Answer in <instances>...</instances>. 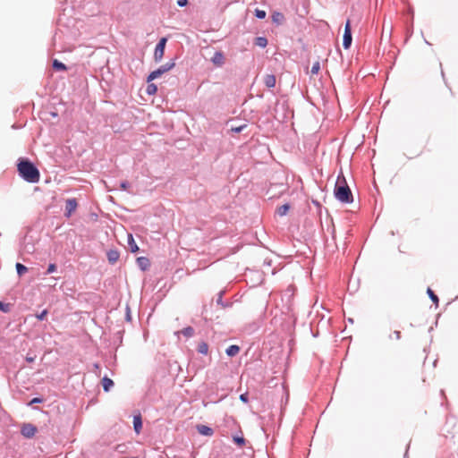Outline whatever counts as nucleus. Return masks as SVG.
<instances>
[{
    "mask_svg": "<svg viewBox=\"0 0 458 458\" xmlns=\"http://www.w3.org/2000/svg\"><path fill=\"white\" fill-rule=\"evenodd\" d=\"M240 352V347L238 345H235V344H233V345H230L226 350H225V353L229 356V357H233V356H236Z\"/></svg>",
    "mask_w": 458,
    "mask_h": 458,
    "instance_id": "4468645a",
    "label": "nucleus"
},
{
    "mask_svg": "<svg viewBox=\"0 0 458 458\" xmlns=\"http://www.w3.org/2000/svg\"><path fill=\"white\" fill-rule=\"evenodd\" d=\"M107 260L110 264H114L120 258V253L117 250L111 249L106 252Z\"/></svg>",
    "mask_w": 458,
    "mask_h": 458,
    "instance_id": "9d476101",
    "label": "nucleus"
},
{
    "mask_svg": "<svg viewBox=\"0 0 458 458\" xmlns=\"http://www.w3.org/2000/svg\"><path fill=\"white\" fill-rule=\"evenodd\" d=\"M10 307H11V305L9 303H4V302L0 301V310L1 311L7 313L10 311Z\"/></svg>",
    "mask_w": 458,
    "mask_h": 458,
    "instance_id": "bb28decb",
    "label": "nucleus"
},
{
    "mask_svg": "<svg viewBox=\"0 0 458 458\" xmlns=\"http://www.w3.org/2000/svg\"><path fill=\"white\" fill-rule=\"evenodd\" d=\"M334 193L335 199L342 203H352L353 201L352 193L344 177L338 176Z\"/></svg>",
    "mask_w": 458,
    "mask_h": 458,
    "instance_id": "f03ea898",
    "label": "nucleus"
},
{
    "mask_svg": "<svg viewBox=\"0 0 458 458\" xmlns=\"http://www.w3.org/2000/svg\"><path fill=\"white\" fill-rule=\"evenodd\" d=\"M255 16L260 20L266 18L267 13L264 10L256 9L255 10Z\"/></svg>",
    "mask_w": 458,
    "mask_h": 458,
    "instance_id": "393cba45",
    "label": "nucleus"
},
{
    "mask_svg": "<svg viewBox=\"0 0 458 458\" xmlns=\"http://www.w3.org/2000/svg\"><path fill=\"white\" fill-rule=\"evenodd\" d=\"M222 301V297L220 296L219 299L217 300V302L220 303Z\"/></svg>",
    "mask_w": 458,
    "mask_h": 458,
    "instance_id": "4c0bfd02",
    "label": "nucleus"
},
{
    "mask_svg": "<svg viewBox=\"0 0 458 458\" xmlns=\"http://www.w3.org/2000/svg\"><path fill=\"white\" fill-rule=\"evenodd\" d=\"M102 386L105 392H108L111 387L114 386V381L107 377L106 376L102 379Z\"/></svg>",
    "mask_w": 458,
    "mask_h": 458,
    "instance_id": "dca6fc26",
    "label": "nucleus"
},
{
    "mask_svg": "<svg viewBox=\"0 0 458 458\" xmlns=\"http://www.w3.org/2000/svg\"><path fill=\"white\" fill-rule=\"evenodd\" d=\"M320 69L319 62H315L311 67L310 72L311 74H318Z\"/></svg>",
    "mask_w": 458,
    "mask_h": 458,
    "instance_id": "a878e982",
    "label": "nucleus"
},
{
    "mask_svg": "<svg viewBox=\"0 0 458 458\" xmlns=\"http://www.w3.org/2000/svg\"><path fill=\"white\" fill-rule=\"evenodd\" d=\"M42 402V399L38 398V397H35L33 398L31 401H30V404H34V403H40Z\"/></svg>",
    "mask_w": 458,
    "mask_h": 458,
    "instance_id": "72a5a7b5",
    "label": "nucleus"
},
{
    "mask_svg": "<svg viewBox=\"0 0 458 458\" xmlns=\"http://www.w3.org/2000/svg\"><path fill=\"white\" fill-rule=\"evenodd\" d=\"M174 65H175L174 61H170V62L165 63V64L161 65L157 70L151 72L147 78V81L150 82V81L157 79L164 73L172 70L174 67Z\"/></svg>",
    "mask_w": 458,
    "mask_h": 458,
    "instance_id": "7ed1b4c3",
    "label": "nucleus"
},
{
    "mask_svg": "<svg viewBox=\"0 0 458 458\" xmlns=\"http://www.w3.org/2000/svg\"><path fill=\"white\" fill-rule=\"evenodd\" d=\"M78 206L76 199H68L65 201V212L64 215L66 217H70L72 214L76 210Z\"/></svg>",
    "mask_w": 458,
    "mask_h": 458,
    "instance_id": "423d86ee",
    "label": "nucleus"
},
{
    "mask_svg": "<svg viewBox=\"0 0 458 458\" xmlns=\"http://www.w3.org/2000/svg\"><path fill=\"white\" fill-rule=\"evenodd\" d=\"M187 4H188V0H178L177 1V4L180 7H183V6L187 5Z\"/></svg>",
    "mask_w": 458,
    "mask_h": 458,
    "instance_id": "473e14b6",
    "label": "nucleus"
},
{
    "mask_svg": "<svg viewBox=\"0 0 458 458\" xmlns=\"http://www.w3.org/2000/svg\"><path fill=\"white\" fill-rule=\"evenodd\" d=\"M94 366H95V369H99L98 364H95Z\"/></svg>",
    "mask_w": 458,
    "mask_h": 458,
    "instance_id": "58836bf2",
    "label": "nucleus"
},
{
    "mask_svg": "<svg viewBox=\"0 0 458 458\" xmlns=\"http://www.w3.org/2000/svg\"><path fill=\"white\" fill-rule=\"evenodd\" d=\"M55 270H56V266L55 264H49L46 274L49 275L51 273H54Z\"/></svg>",
    "mask_w": 458,
    "mask_h": 458,
    "instance_id": "7c9ffc66",
    "label": "nucleus"
},
{
    "mask_svg": "<svg viewBox=\"0 0 458 458\" xmlns=\"http://www.w3.org/2000/svg\"><path fill=\"white\" fill-rule=\"evenodd\" d=\"M427 293H428V297L430 298V300L436 305H438L439 299H438V297L435 294V293L430 288H428Z\"/></svg>",
    "mask_w": 458,
    "mask_h": 458,
    "instance_id": "412c9836",
    "label": "nucleus"
},
{
    "mask_svg": "<svg viewBox=\"0 0 458 458\" xmlns=\"http://www.w3.org/2000/svg\"><path fill=\"white\" fill-rule=\"evenodd\" d=\"M47 315V310H44L39 314H37L36 317L38 320L42 321L45 319L46 316Z\"/></svg>",
    "mask_w": 458,
    "mask_h": 458,
    "instance_id": "c756f323",
    "label": "nucleus"
},
{
    "mask_svg": "<svg viewBox=\"0 0 458 458\" xmlns=\"http://www.w3.org/2000/svg\"><path fill=\"white\" fill-rule=\"evenodd\" d=\"M352 42V30H351V24L350 21L348 20L345 27H344V33L343 38V47L344 49H348Z\"/></svg>",
    "mask_w": 458,
    "mask_h": 458,
    "instance_id": "39448f33",
    "label": "nucleus"
},
{
    "mask_svg": "<svg viewBox=\"0 0 458 458\" xmlns=\"http://www.w3.org/2000/svg\"><path fill=\"white\" fill-rule=\"evenodd\" d=\"M233 441L239 445H243L245 444V439L242 437H234Z\"/></svg>",
    "mask_w": 458,
    "mask_h": 458,
    "instance_id": "c85d7f7f",
    "label": "nucleus"
},
{
    "mask_svg": "<svg viewBox=\"0 0 458 458\" xmlns=\"http://www.w3.org/2000/svg\"><path fill=\"white\" fill-rule=\"evenodd\" d=\"M290 209L289 204H284L276 209V214L280 216H285Z\"/></svg>",
    "mask_w": 458,
    "mask_h": 458,
    "instance_id": "f3484780",
    "label": "nucleus"
},
{
    "mask_svg": "<svg viewBox=\"0 0 458 458\" xmlns=\"http://www.w3.org/2000/svg\"><path fill=\"white\" fill-rule=\"evenodd\" d=\"M15 267H16L17 274L20 276H22L23 274H25L28 271L27 267H25L24 265H22L21 263H17Z\"/></svg>",
    "mask_w": 458,
    "mask_h": 458,
    "instance_id": "5701e85b",
    "label": "nucleus"
},
{
    "mask_svg": "<svg viewBox=\"0 0 458 458\" xmlns=\"http://www.w3.org/2000/svg\"><path fill=\"white\" fill-rule=\"evenodd\" d=\"M130 187H131L130 183L128 182H126V181L122 182L121 184H120V188L122 190L127 191L129 193H132V191H130Z\"/></svg>",
    "mask_w": 458,
    "mask_h": 458,
    "instance_id": "cd10ccee",
    "label": "nucleus"
},
{
    "mask_svg": "<svg viewBox=\"0 0 458 458\" xmlns=\"http://www.w3.org/2000/svg\"><path fill=\"white\" fill-rule=\"evenodd\" d=\"M247 125L246 124H243V125H241L239 127H234V128H232V131L236 132V133H239L241 131H243V129L246 127Z\"/></svg>",
    "mask_w": 458,
    "mask_h": 458,
    "instance_id": "2f4dec72",
    "label": "nucleus"
},
{
    "mask_svg": "<svg viewBox=\"0 0 458 458\" xmlns=\"http://www.w3.org/2000/svg\"><path fill=\"white\" fill-rule=\"evenodd\" d=\"M255 45L264 48L267 46V39L265 37H257L255 38Z\"/></svg>",
    "mask_w": 458,
    "mask_h": 458,
    "instance_id": "aec40b11",
    "label": "nucleus"
},
{
    "mask_svg": "<svg viewBox=\"0 0 458 458\" xmlns=\"http://www.w3.org/2000/svg\"><path fill=\"white\" fill-rule=\"evenodd\" d=\"M196 428H197L198 433L202 436L211 437L214 435L213 428H211L208 426L199 424V425H197Z\"/></svg>",
    "mask_w": 458,
    "mask_h": 458,
    "instance_id": "1a4fd4ad",
    "label": "nucleus"
},
{
    "mask_svg": "<svg viewBox=\"0 0 458 458\" xmlns=\"http://www.w3.org/2000/svg\"><path fill=\"white\" fill-rule=\"evenodd\" d=\"M225 55L221 51L215 52L214 55L211 58V62L213 63V64L218 67L222 66L225 64Z\"/></svg>",
    "mask_w": 458,
    "mask_h": 458,
    "instance_id": "6e6552de",
    "label": "nucleus"
},
{
    "mask_svg": "<svg viewBox=\"0 0 458 458\" xmlns=\"http://www.w3.org/2000/svg\"><path fill=\"white\" fill-rule=\"evenodd\" d=\"M276 76L274 74L265 75L264 83L267 88H269V89L274 88L276 86Z\"/></svg>",
    "mask_w": 458,
    "mask_h": 458,
    "instance_id": "9b49d317",
    "label": "nucleus"
},
{
    "mask_svg": "<svg viewBox=\"0 0 458 458\" xmlns=\"http://www.w3.org/2000/svg\"><path fill=\"white\" fill-rule=\"evenodd\" d=\"M53 68L56 71H66L67 70L66 65L56 59H55L53 61Z\"/></svg>",
    "mask_w": 458,
    "mask_h": 458,
    "instance_id": "a211bd4d",
    "label": "nucleus"
},
{
    "mask_svg": "<svg viewBox=\"0 0 458 458\" xmlns=\"http://www.w3.org/2000/svg\"><path fill=\"white\" fill-rule=\"evenodd\" d=\"M166 44V38H162L158 41V43L156 45L155 51H154V59L156 62H160L164 56L165 53V47Z\"/></svg>",
    "mask_w": 458,
    "mask_h": 458,
    "instance_id": "20e7f679",
    "label": "nucleus"
},
{
    "mask_svg": "<svg viewBox=\"0 0 458 458\" xmlns=\"http://www.w3.org/2000/svg\"><path fill=\"white\" fill-rule=\"evenodd\" d=\"M157 87L156 84L154 83H149L148 86H147V93L148 95H153L157 92Z\"/></svg>",
    "mask_w": 458,
    "mask_h": 458,
    "instance_id": "b1692460",
    "label": "nucleus"
},
{
    "mask_svg": "<svg viewBox=\"0 0 458 458\" xmlns=\"http://www.w3.org/2000/svg\"><path fill=\"white\" fill-rule=\"evenodd\" d=\"M21 432L25 437H32L37 432V428L30 423L24 424L21 427Z\"/></svg>",
    "mask_w": 458,
    "mask_h": 458,
    "instance_id": "0eeeda50",
    "label": "nucleus"
},
{
    "mask_svg": "<svg viewBox=\"0 0 458 458\" xmlns=\"http://www.w3.org/2000/svg\"><path fill=\"white\" fill-rule=\"evenodd\" d=\"M128 246L132 253H135L139 250V247L136 244L133 237L131 234L128 235V241H127Z\"/></svg>",
    "mask_w": 458,
    "mask_h": 458,
    "instance_id": "2eb2a0df",
    "label": "nucleus"
},
{
    "mask_svg": "<svg viewBox=\"0 0 458 458\" xmlns=\"http://www.w3.org/2000/svg\"><path fill=\"white\" fill-rule=\"evenodd\" d=\"M394 336H395V338L398 340V339H400V337H401V332H400V331H398V330H395V331L394 332Z\"/></svg>",
    "mask_w": 458,
    "mask_h": 458,
    "instance_id": "e433bc0d",
    "label": "nucleus"
},
{
    "mask_svg": "<svg viewBox=\"0 0 458 458\" xmlns=\"http://www.w3.org/2000/svg\"><path fill=\"white\" fill-rule=\"evenodd\" d=\"M197 351L199 353H201V354L207 355L208 352V344L205 343V342L199 343V345H198Z\"/></svg>",
    "mask_w": 458,
    "mask_h": 458,
    "instance_id": "6ab92c4d",
    "label": "nucleus"
},
{
    "mask_svg": "<svg viewBox=\"0 0 458 458\" xmlns=\"http://www.w3.org/2000/svg\"><path fill=\"white\" fill-rule=\"evenodd\" d=\"M36 359V356H30L29 354L26 356V360L28 362H33Z\"/></svg>",
    "mask_w": 458,
    "mask_h": 458,
    "instance_id": "c9c22d12",
    "label": "nucleus"
},
{
    "mask_svg": "<svg viewBox=\"0 0 458 458\" xmlns=\"http://www.w3.org/2000/svg\"><path fill=\"white\" fill-rule=\"evenodd\" d=\"M137 264L140 267L141 270L145 271L149 267V260L146 257H140L137 259Z\"/></svg>",
    "mask_w": 458,
    "mask_h": 458,
    "instance_id": "f8f14e48",
    "label": "nucleus"
},
{
    "mask_svg": "<svg viewBox=\"0 0 458 458\" xmlns=\"http://www.w3.org/2000/svg\"><path fill=\"white\" fill-rule=\"evenodd\" d=\"M240 400L242 401L243 403H247L248 402L247 394H241L240 395Z\"/></svg>",
    "mask_w": 458,
    "mask_h": 458,
    "instance_id": "f704fd0d",
    "label": "nucleus"
},
{
    "mask_svg": "<svg viewBox=\"0 0 458 458\" xmlns=\"http://www.w3.org/2000/svg\"><path fill=\"white\" fill-rule=\"evenodd\" d=\"M133 428L137 433H140V431L142 428V420H141V416L140 414L135 415L133 417Z\"/></svg>",
    "mask_w": 458,
    "mask_h": 458,
    "instance_id": "ddd939ff",
    "label": "nucleus"
},
{
    "mask_svg": "<svg viewBox=\"0 0 458 458\" xmlns=\"http://www.w3.org/2000/svg\"><path fill=\"white\" fill-rule=\"evenodd\" d=\"M181 333H182L184 336H186V337H188V338H189V337L193 336V335H194V329H193V327H187L183 328V329L181 331Z\"/></svg>",
    "mask_w": 458,
    "mask_h": 458,
    "instance_id": "4be33fe9",
    "label": "nucleus"
},
{
    "mask_svg": "<svg viewBox=\"0 0 458 458\" xmlns=\"http://www.w3.org/2000/svg\"><path fill=\"white\" fill-rule=\"evenodd\" d=\"M19 175L30 183H36L39 181V171L36 165L28 159L21 158L17 165Z\"/></svg>",
    "mask_w": 458,
    "mask_h": 458,
    "instance_id": "f257e3e1",
    "label": "nucleus"
}]
</instances>
